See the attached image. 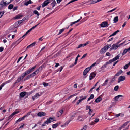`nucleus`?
Instances as JSON below:
<instances>
[{
  "instance_id": "obj_18",
  "label": "nucleus",
  "mask_w": 130,
  "mask_h": 130,
  "mask_svg": "<svg viewBox=\"0 0 130 130\" xmlns=\"http://www.w3.org/2000/svg\"><path fill=\"white\" fill-rule=\"evenodd\" d=\"M123 96L121 95H119L116 96H115L114 98V100L115 101H117L118 100V99L120 97H122Z\"/></svg>"
},
{
  "instance_id": "obj_13",
  "label": "nucleus",
  "mask_w": 130,
  "mask_h": 130,
  "mask_svg": "<svg viewBox=\"0 0 130 130\" xmlns=\"http://www.w3.org/2000/svg\"><path fill=\"white\" fill-rule=\"evenodd\" d=\"M40 96L38 93H37L34 96L32 97L33 100H34L35 99H37L38 97H39Z\"/></svg>"
},
{
  "instance_id": "obj_32",
  "label": "nucleus",
  "mask_w": 130,
  "mask_h": 130,
  "mask_svg": "<svg viewBox=\"0 0 130 130\" xmlns=\"http://www.w3.org/2000/svg\"><path fill=\"white\" fill-rule=\"evenodd\" d=\"M119 88V86L118 85L116 86L114 88V90L115 91H117Z\"/></svg>"
},
{
  "instance_id": "obj_29",
  "label": "nucleus",
  "mask_w": 130,
  "mask_h": 130,
  "mask_svg": "<svg viewBox=\"0 0 130 130\" xmlns=\"http://www.w3.org/2000/svg\"><path fill=\"white\" fill-rule=\"evenodd\" d=\"M56 4V2L55 0L51 3V4L53 8L55 6Z\"/></svg>"
},
{
  "instance_id": "obj_43",
  "label": "nucleus",
  "mask_w": 130,
  "mask_h": 130,
  "mask_svg": "<svg viewBox=\"0 0 130 130\" xmlns=\"http://www.w3.org/2000/svg\"><path fill=\"white\" fill-rule=\"evenodd\" d=\"M87 127V125H85L83 127V128L81 130H86Z\"/></svg>"
},
{
  "instance_id": "obj_26",
  "label": "nucleus",
  "mask_w": 130,
  "mask_h": 130,
  "mask_svg": "<svg viewBox=\"0 0 130 130\" xmlns=\"http://www.w3.org/2000/svg\"><path fill=\"white\" fill-rule=\"evenodd\" d=\"M23 16V15H21L18 14V15L16 16L15 18V19H18L20 18V17H22Z\"/></svg>"
},
{
  "instance_id": "obj_17",
  "label": "nucleus",
  "mask_w": 130,
  "mask_h": 130,
  "mask_svg": "<svg viewBox=\"0 0 130 130\" xmlns=\"http://www.w3.org/2000/svg\"><path fill=\"white\" fill-rule=\"evenodd\" d=\"M123 72V71L121 70H120L115 75V76H118L120 75Z\"/></svg>"
},
{
  "instance_id": "obj_27",
  "label": "nucleus",
  "mask_w": 130,
  "mask_h": 130,
  "mask_svg": "<svg viewBox=\"0 0 130 130\" xmlns=\"http://www.w3.org/2000/svg\"><path fill=\"white\" fill-rule=\"evenodd\" d=\"M65 29H66V28H63L62 29H61L60 30H59V33H58V35H59L61 34V33H62L64 31V30Z\"/></svg>"
},
{
  "instance_id": "obj_19",
  "label": "nucleus",
  "mask_w": 130,
  "mask_h": 130,
  "mask_svg": "<svg viewBox=\"0 0 130 130\" xmlns=\"http://www.w3.org/2000/svg\"><path fill=\"white\" fill-rule=\"evenodd\" d=\"M118 20V16H116L114 18L113 21L114 23H116L117 22Z\"/></svg>"
},
{
  "instance_id": "obj_39",
  "label": "nucleus",
  "mask_w": 130,
  "mask_h": 130,
  "mask_svg": "<svg viewBox=\"0 0 130 130\" xmlns=\"http://www.w3.org/2000/svg\"><path fill=\"white\" fill-rule=\"evenodd\" d=\"M42 84L44 87H46L49 85L48 83L45 82H43Z\"/></svg>"
},
{
  "instance_id": "obj_1",
  "label": "nucleus",
  "mask_w": 130,
  "mask_h": 130,
  "mask_svg": "<svg viewBox=\"0 0 130 130\" xmlns=\"http://www.w3.org/2000/svg\"><path fill=\"white\" fill-rule=\"evenodd\" d=\"M120 57V54H119L118 55L116 56L115 58L113 59L110 60L109 61V62H107L106 63L103 65L102 67V68H105L106 67V65L108 64L111 63L113 62L116 61V60L118 59Z\"/></svg>"
},
{
  "instance_id": "obj_5",
  "label": "nucleus",
  "mask_w": 130,
  "mask_h": 130,
  "mask_svg": "<svg viewBox=\"0 0 130 130\" xmlns=\"http://www.w3.org/2000/svg\"><path fill=\"white\" fill-rule=\"evenodd\" d=\"M125 79V77L124 76H120L118 78V83H119L120 82L123 81Z\"/></svg>"
},
{
  "instance_id": "obj_46",
  "label": "nucleus",
  "mask_w": 130,
  "mask_h": 130,
  "mask_svg": "<svg viewBox=\"0 0 130 130\" xmlns=\"http://www.w3.org/2000/svg\"><path fill=\"white\" fill-rule=\"evenodd\" d=\"M19 25L17 24V22H16L15 24L14 25V26L15 28H17L18 26Z\"/></svg>"
},
{
  "instance_id": "obj_7",
  "label": "nucleus",
  "mask_w": 130,
  "mask_h": 130,
  "mask_svg": "<svg viewBox=\"0 0 130 130\" xmlns=\"http://www.w3.org/2000/svg\"><path fill=\"white\" fill-rule=\"evenodd\" d=\"M96 73L94 72L91 73L90 75L89 79L91 80L92 79H93L95 76Z\"/></svg>"
},
{
  "instance_id": "obj_63",
  "label": "nucleus",
  "mask_w": 130,
  "mask_h": 130,
  "mask_svg": "<svg viewBox=\"0 0 130 130\" xmlns=\"http://www.w3.org/2000/svg\"><path fill=\"white\" fill-rule=\"evenodd\" d=\"M31 3L29 2L28 1L27 2L25 3V5H28L29 4H31Z\"/></svg>"
},
{
  "instance_id": "obj_45",
  "label": "nucleus",
  "mask_w": 130,
  "mask_h": 130,
  "mask_svg": "<svg viewBox=\"0 0 130 130\" xmlns=\"http://www.w3.org/2000/svg\"><path fill=\"white\" fill-rule=\"evenodd\" d=\"M91 68H90V67H89L86 68L85 69V70H86L88 72L90 70Z\"/></svg>"
},
{
  "instance_id": "obj_37",
  "label": "nucleus",
  "mask_w": 130,
  "mask_h": 130,
  "mask_svg": "<svg viewBox=\"0 0 130 130\" xmlns=\"http://www.w3.org/2000/svg\"><path fill=\"white\" fill-rule=\"evenodd\" d=\"M18 40H18L17 41L15 42H14V43H13L12 44V45L13 46H15L16 45H17L19 43V42H18V43H17V41Z\"/></svg>"
},
{
  "instance_id": "obj_35",
  "label": "nucleus",
  "mask_w": 130,
  "mask_h": 130,
  "mask_svg": "<svg viewBox=\"0 0 130 130\" xmlns=\"http://www.w3.org/2000/svg\"><path fill=\"white\" fill-rule=\"evenodd\" d=\"M108 79H106L103 84V86H106L107 85V83L108 81Z\"/></svg>"
},
{
  "instance_id": "obj_20",
  "label": "nucleus",
  "mask_w": 130,
  "mask_h": 130,
  "mask_svg": "<svg viewBox=\"0 0 130 130\" xmlns=\"http://www.w3.org/2000/svg\"><path fill=\"white\" fill-rule=\"evenodd\" d=\"M77 120H79V121H82L84 120V119L82 118V116H79L77 119Z\"/></svg>"
},
{
  "instance_id": "obj_56",
  "label": "nucleus",
  "mask_w": 130,
  "mask_h": 130,
  "mask_svg": "<svg viewBox=\"0 0 130 130\" xmlns=\"http://www.w3.org/2000/svg\"><path fill=\"white\" fill-rule=\"evenodd\" d=\"M73 53H74V52H73L72 53H71L68 56V57H70L72 55H74V54H73Z\"/></svg>"
},
{
  "instance_id": "obj_64",
  "label": "nucleus",
  "mask_w": 130,
  "mask_h": 130,
  "mask_svg": "<svg viewBox=\"0 0 130 130\" xmlns=\"http://www.w3.org/2000/svg\"><path fill=\"white\" fill-rule=\"evenodd\" d=\"M129 122V121H127V122H125L124 124H123V125L124 126H126L127 125L128 123Z\"/></svg>"
},
{
  "instance_id": "obj_8",
  "label": "nucleus",
  "mask_w": 130,
  "mask_h": 130,
  "mask_svg": "<svg viewBox=\"0 0 130 130\" xmlns=\"http://www.w3.org/2000/svg\"><path fill=\"white\" fill-rule=\"evenodd\" d=\"M109 25L107 22H104L101 24V27H104L108 26Z\"/></svg>"
},
{
  "instance_id": "obj_15",
  "label": "nucleus",
  "mask_w": 130,
  "mask_h": 130,
  "mask_svg": "<svg viewBox=\"0 0 130 130\" xmlns=\"http://www.w3.org/2000/svg\"><path fill=\"white\" fill-rule=\"evenodd\" d=\"M50 2L47 1H45L42 5V7H44L45 6L47 5Z\"/></svg>"
},
{
  "instance_id": "obj_22",
  "label": "nucleus",
  "mask_w": 130,
  "mask_h": 130,
  "mask_svg": "<svg viewBox=\"0 0 130 130\" xmlns=\"http://www.w3.org/2000/svg\"><path fill=\"white\" fill-rule=\"evenodd\" d=\"M31 77H32V76L31 75H28L24 79V81H25L26 80L30 78H31Z\"/></svg>"
},
{
  "instance_id": "obj_50",
  "label": "nucleus",
  "mask_w": 130,
  "mask_h": 130,
  "mask_svg": "<svg viewBox=\"0 0 130 130\" xmlns=\"http://www.w3.org/2000/svg\"><path fill=\"white\" fill-rule=\"evenodd\" d=\"M21 79H22L21 78V77H19L17 80L16 81H17L18 82H19L21 80Z\"/></svg>"
},
{
  "instance_id": "obj_9",
  "label": "nucleus",
  "mask_w": 130,
  "mask_h": 130,
  "mask_svg": "<svg viewBox=\"0 0 130 130\" xmlns=\"http://www.w3.org/2000/svg\"><path fill=\"white\" fill-rule=\"evenodd\" d=\"M11 80H9L8 81L5 82L3 83L0 86V90L2 89V87H3L4 85L8 83H10Z\"/></svg>"
},
{
  "instance_id": "obj_16",
  "label": "nucleus",
  "mask_w": 130,
  "mask_h": 130,
  "mask_svg": "<svg viewBox=\"0 0 130 130\" xmlns=\"http://www.w3.org/2000/svg\"><path fill=\"white\" fill-rule=\"evenodd\" d=\"M102 100V98L100 97V96H99L96 99L95 101V102L96 103H98L101 101Z\"/></svg>"
},
{
  "instance_id": "obj_54",
  "label": "nucleus",
  "mask_w": 130,
  "mask_h": 130,
  "mask_svg": "<svg viewBox=\"0 0 130 130\" xmlns=\"http://www.w3.org/2000/svg\"><path fill=\"white\" fill-rule=\"evenodd\" d=\"M70 122V121H69V120H68V121L66 122L64 124V126H65L66 125H68Z\"/></svg>"
},
{
  "instance_id": "obj_31",
  "label": "nucleus",
  "mask_w": 130,
  "mask_h": 130,
  "mask_svg": "<svg viewBox=\"0 0 130 130\" xmlns=\"http://www.w3.org/2000/svg\"><path fill=\"white\" fill-rule=\"evenodd\" d=\"M13 6L12 4H10L8 7V8L9 9H12L13 7Z\"/></svg>"
},
{
  "instance_id": "obj_34",
  "label": "nucleus",
  "mask_w": 130,
  "mask_h": 130,
  "mask_svg": "<svg viewBox=\"0 0 130 130\" xmlns=\"http://www.w3.org/2000/svg\"><path fill=\"white\" fill-rule=\"evenodd\" d=\"M78 0H72L70 2H69L68 4H67L66 5V6H67L68 5L70 4L73 2L75 1H77Z\"/></svg>"
},
{
  "instance_id": "obj_49",
  "label": "nucleus",
  "mask_w": 130,
  "mask_h": 130,
  "mask_svg": "<svg viewBox=\"0 0 130 130\" xmlns=\"http://www.w3.org/2000/svg\"><path fill=\"white\" fill-rule=\"evenodd\" d=\"M82 100L81 99H80L78 100V101L76 102V104L77 105H78L79 103L82 101Z\"/></svg>"
},
{
  "instance_id": "obj_36",
  "label": "nucleus",
  "mask_w": 130,
  "mask_h": 130,
  "mask_svg": "<svg viewBox=\"0 0 130 130\" xmlns=\"http://www.w3.org/2000/svg\"><path fill=\"white\" fill-rule=\"evenodd\" d=\"M18 40H18L17 41L15 42H14V43H13L12 44V45L13 46H15L16 45H17L19 43V42H18V43H17V41Z\"/></svg>"
},
{
  "instance_id": "obj_48",
  "label": "nucleus",
  "mask_w": 130,
  "mask_h": 130,
  "mask_svg": "<svg viewBox=\"0 0 130 130\" xmlns=\"http://www.w3.org/2000/svg\"><path fill=\"white\" fill-rule=\"evenodd\" d=\"M121 114H122L123 116L124 115V114H122V113H121L117 114H116L115 115V116H116V117H118L119 116H120L121 115Z\"/></svg>"
},
{
  "instance_id": "obj_12",
  "label": "nucleus",
  "mask_w": 130,
  "mask_h": 130,
  "mask_svg": "<svg viewBox=\"0 0 130 130\" xmlns=\"http://www.w3.org/2000/svg\"><path fill=\"white\" fill-rule=\"evenodd\" d=\"M63 112V110L62 109L60 111H58L57 113V116L58 117H59L61 116Z\"/></svg>"
},
{
  "instance_id": "obj_2",
  "label": "nucleus",
  "mask_w": 130,
  "mask_h": 130,
  "mask_svg": "<svg viewBox=\"0 0 130 130\" xmlns=\"http://www.w3.org/2000/svg\"><path fill=\"white\" fill-rule=\"evenodd\" d=\"M111 46L110 44H107L104 46L100 51V53H104Z\"/></svg>"
},
{
  "instance_id": "obj_44",
  "label": "nucleus",
  "mask_w": 130,
  "mask_h": 130,
  "mask_svg": "<svg viewBox=\"0 0 130 130\" xmlns=\"http://www.w3.org/2000/svg\"><path fill=\"white\" fill-rule=\"evenodd\" d=\"M129 66L127 64L125 65L124 67V69H127L128 68Z\"/></svg>"
},
{
  "instance_id": "obj_14",
  "label": "nucleus",
  "mask_w": 130,
  "mask_h": 130,
  "mask_svg": "<svg viewBox=\"0 0 130 130\" xmlns=\"http://www.w3.org/2000/svg\"><path fill=\"white\" fill-rule=\"evenodd\" d=\"M27 93V92L25 91H23L21 92L20 94V97L22 98L24 97L25 95Z\"/></svg>"
},
{
  "instance_id": "obj_57",
  "label": "nucleus",
  "mask_w": 130,
  "mask_h": 130,
  "mask_svg": "<svg viewBox=\"0 0 130 130\" xmlns=\"http://www.w3.org/2000/svg\"><path fill=\"white\" fill-rule=\"evenodd\" d=\"M73 53H74V52H73L72 53H71L68 56V57H70L72 55H74V54H73Z\"/></svg>"
},
{
  "instance_id": "obj_41",
  "label": "nucleus",
  "mask_w": 130,
  "mask_h": 130,
  "mask_svg": "<svg viewBox=\"0 0 130 130\" xmlns=\"http://www.w3.org/2000/svg\"><path fill=\"white\" fill-rule=\"evenodd\" d=\"M57 126V125L56 124H55L52 125V127L53 128H56Z\"/></svg>"
},
{
  "instance_id": "obj_3",
  "label": "nucleus",
  "mask_w": 130,
  "mask_h": 130,
  "mask_svg": "<svg viewBox=\"0 0 130 130\" xmlns=\"http://www.w3.org/2000/svg\"><path fill=\"white\" fill-rule=\"evenodd\" d=\"M124 43V42L120 44H119V45H118L116 43L115 44H114L112 45V46L110 48V49L111 50H112V49L116 50L120 47L121 45L123 44Z\"/></svg>"
},
{
  "instance_id": "obj_62",
  "label": "nucleus",
  "mask_w": 130,
  "mask_h": 130,
  "mask_svg": "<svg viewBox=\"0 0 130 130\" xmlns=\"http://www.w3.org/2000/svg\"><path fill=\"white\" fill-rule=\"evenodd\" d=\"M22 20L19 21H18L17 22V24L19 25L22 22Z\"/></svg>"
},
{
  "instance_id": "obj_58",
  "label": "nucleus",
  "mask_w": 130,
  "mask_h": 130,
  "mask_svg": "<svg viewBox=\"0 0 130 130\" xmlns=\"http://www.w3.org/2000/svg\"><path fill=\"white\" fill-rule=\"evenodd\" d=\"M73 53H74V52H73L72 53H71L68 56V57H70L72 55H74V54H73Z\"/></svg>"
},
{
  "instance_id": "obj_52",
  "label": "nucleus",
  "mask_w": 130,
  "mask_h": 130,
  "mask_svg": "<svg viewBox=\"0 0 130 130\" xmlns=\"http://www.w3.org/2000/svg\"><path fill=\"white\" fill-rule=\"evenodd\" d=\"M103 57H100V58L97 61V62H98V64L100 62V60H102V59L103 58Z\"/></svg>"
},
{
  "instance_id": "obj_55",
  "label": "nucleus",
  "mask_w": 130,
  "mask_h": 130,
  "mask_svg": "<svg viewBox=\"0 0 130 130\" xmlns=\"http://www.w3.org/2000/svg\"><path fill=\"white\" fill-rule=\"evenodd\" d=\"M90 108V107L89 106H88V105H87L86 106V110H87L88 109H89V110L90 109H91Z\"/></svg>"
},
{
  "instance_id": "obj_61",
  "label": "nucleus",
  "mask_w": 130,
  "mask_h": 130,
  "mask_svg": "<svg viewBox=\"0 0 130 130\" xmlns=\"http://www.w3.org/2000/svg\"><path fill=\"white\" fill-rule=\"evenodd\" d=\"M36 44V42H34L33 43L30 44V46L31 47H32L34 46Z\"/></svg>"
},
{
  "instance_id": "obj_53",
  "label": "nucleus",
  "mask_w": 130,
  "mask_h": 130,
  "mask_svg": "<svg viewBox=\"0 0 130 130\" xmlns=\"http://www.w3.org/2000/svg\"><path fill=\"white\" fill-rule=\"evenodd\" d=\"M43 66H41L38 69L40 71H41L42 69V67Z\"/></svg>"
},
{
  "instance_id": "obj_30",
  "label": "nucleus",
  "mask_w": 130,
  "mask_h": 130,
  "mask_svg": "<svg viewBox=\"0 0 130 130\" xmlns=\"http://www.w3.org/2000/svg\"><path fill=\"white\" fill-rule=\"evenodd\" d=\"M54 120H53L52 121H51L49 118L48 119H47V120L45 121L47 123V124H48L49 123H51V122H53L54 121Z\"/></svg>"
},
{
  "instance_id": "obj_33",
  "label": "nucleus",
  "mask_w": 130,
  "mask_h": 130,
  "mask_svg": "<svg viewBox=\"0 0 130 130\" xmlns=\"http://www.w3.org/2000/svg\"><path fill=\"white\" fill-rule=\"evenodd\" d=\"M33 13L36 14H37L38 16L39 15V14L38 11L37 10H35L33 12Z\"/></svg>"
},
{
  "instance_id": "obj_10",
  "label": "nucleus",
  "mask_w": 130,
  "mask_h": 130,
  "mask_svg": "<svg viewBox=\"0 0 130 130\" xmlns=\"http://www.w3.org/2000/svg\"><path fill=\"white\" fill-rule=\"evenodd\" d=\"M46 115V113L44 112H38L37 114V116L39 117H42Z\"/></svg>"
},
{
  "instance_id": "obj_59",
  "label": "nucleus",
  "mask_w": 130,
  "mask_h": 130,
  "mask_svg": "<svg viewBox=\"0 0 130 130\" xmlns=\"http://www.w3.org/2000/svg\"><path fill=\"white\" fill-rule=\"evenodd\" d=\"M73 53H74V52H73L72 53H71L68 56V57H70L72 55H74V54H73Z\"/></svg>"
},
{
  "instance_id": "obj_21",
  "label": "nucleus",
  "mask_w": 130,
  "mask_h": 130,
  "mask_svg": "<svg viewBox=\"0 0 130 130\" xmlns=\"http://www.w3.org/2000/svg\"><path fill=\"white\" fill-rule=\"evenodd\" d=\"M94 95L93 94H91L90 97L88 98L87 99V101H89L91 99H93L94 98Z\"/></svg>"
},
{
  "instance_id": "obj_24",
  "label": "nucleus",
  "mask_w": 130,
  "mask_h": 130,
  "mask_svg": "<svg viewBox=\"0 0 130 130\" xmlns=\"http://www.w3.org/2000/svg\"><path fill=\"white\" fill-rule=\"evenodd\" d=\"M115 76H113V78L110 80V83L111 84L112 83V82L115 81L116 78L115 77Z\"/></svg>"
},
{
  "instance_id": "obj_51",
  "label": "nucleus",
  "mask_w": 130,
  "mask_h": 130,
  "mask_svg": "<svg viewBox=\"0 0 130 130\" xmlns=\"http://www.w3.org/2000/svg\"><path fill=\"white\" fill-rule=\"evenodd\" d=\"M4 13V12H0V18L1 17Z\"/></svg>"
},
{
  "instance_id": "obj_40",
  "label": "nucleus",
  "mask_w": 130,
  "mask_h": 130,
  "mask_svg": "<svg viewBox=\"0 0 130 130\" xmlns=\"http://www.w3.org/2000/svg\"><path fill=\"white\" fill-rule=\"evenodd\" d=\"M88 72L85 69L84 71L83 72V75L84 76L85 75L87 74L88 73Z\"/></svg>"
},
{
  "instance_id": "obj_38",
  "label": "nucleus",
  "mask_w": 130,
  "mask_h": 130,
  "mask_svg": "<svg viewBox=\"0 0 130 130\" xmlns=\"http://www.w3.org/2000/svg\"><path fill=\"white\" fill-rule=\"evenodd\" d=\"M127 52V50L126 49H125L123 51V52L122 55H124Z\"/></svg>"
},
{
  "instance_id": "obj_23",
  "label": "nucleus",
  "mask_w": 130,
  "mask_h": 130,
  "mask_svg": "<svg viewBox=\"0 0 130 130\" xmlns=\"http://www.w3.org/2000/svg\"><path fill=\"white\" fill-rule=\"evenodd\" d=\"M91 4H95L98 2L97 0H90Z\"/></svg>"
},
{
  "instance_id": "obj_28",
  "label": "nucleus",
  "mask_w": 130,
  "mask_h": 130,
  "mask_svg": "<svg viewBox=\"0 0 130 130\" xmlns=\"http://www.w3.org/2000/svg\"><path fill=\"white\" fill-rule=\"evenodd\" d=\"M87 97V96H85L84 97H83V96H80L79 98H81V99L82 101L83 100H84L86 99Z\"/></svg>"
},
{
  "instance_id": "obj_42",
  "label": "nucleus",
  "mask_w": 130,
  "mask_h": 130,
  "mask_svg": "<svg viewBox=\"0 0 130 130\" xmlns=\"http://www.w3.org/2000/svg\"><path fill=\"white\" fill-rule=\"evenodd\" d=\"M82 47H83V44H80L76 47V48L78 49Z\"/></svg>"
},
{
  "instance_id": "obj_6",
  "label": "nucleus",
  "mask_w": 130,
  "mask_h": 130,
  "mask_svg": "<svg viewBox=\"0 0 130 130\" xmlns=\"http://www.w3.org/2000/svg\"><path fill=\"white\" fill-rule=\"evenodd\" d=\"M12 0H10V2H8L7 3H6V2H4V1H1L0 3V4H1L3 7L9 4L11 2Z\"/></svg>"
},
{
  "instance_id": "obj_11",
  "label": "nucleus",
  "mask_w": 130,
  "mask_h": 130,
  "mask_svg": "<svg viewBox=\"0 0 130 130\" xmlns=\"http://www.w3.org/2000/svg\"><path fill=\"white\" fill-rule=\"evenodd\" d=\"M18 112L17 111L14 112H13L12 114L10 115L9 117H8L7 119L8 121L11 118L14 116V115L18 113Z\"/></svg>"
},
{
  "instance_id": "obj_60",
  "label": "nucleus",
  "mask_w": 130,
  "mask_h": 130,
  "mask_svg": "<svg viewBox=\"0 0 130 130\" xmlns=\"http://www.w3.org/2000/svg\"><path fill=\"white\" fill-rule=\"evenodd\" d=\"M63 68V67L61 66L60 68L58 69V71H59L60 72L61 71Z\"/></svg>"
},
{
  "instance_id": "obj_47",
  "label": "nucleus",
  "mask_w": 130,
  "mask_h": 130,
  "mask_svg": "<svg viewBox=\"0 0 130 130\" xmlns=\"http://www.w3.org/2000/svg\"><path fill=\"white\" fill-rule=\"evenodd\" d=\"M36 72H35V71L34 72L30 74L32 76V77L36 75Z\"/></svg>"
},
{
  "instance_id": "obj_25",
  "label": "nucleus",
  "mask_w": 130,
  "mask_h": 130,
  "mask_svg": "<svg viewBox=\"0 0 130 130\" xmlns=\"http://www.w3.org/2000/svg\"><path fill=\"white\" fill-rule=\"evenodd\" d=\"M27 75L26 73H23L20 76V77H21L22 79H23L25 76Z\"/></svg>"
},
{
  "instance_id": "obj_4",
  "label": "nucleus",
  "mask_w": 130,
  "mask_h": 130,
  "mask_svg": "<svg viewBox=\"0 0 130 130\" xmlns=\"http://www.w3.org/2000/svg\"><path fill=\"white\" fill-rule=\"evenodd\" d=\"M36 66L35 65L34 67H32L31 68L28 70H27L25 72L27 74V75H28L34 71V69L36 68Z\"/></svg>"
}]
</instances>
